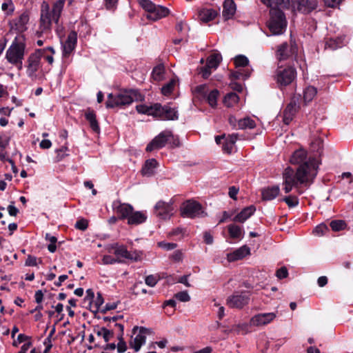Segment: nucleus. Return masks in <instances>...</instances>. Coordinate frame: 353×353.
Wrapping results in <instances>:
<instances>
[{"mask_svg":"<svg viewBox=\"0 0 353 353\" xmlns=\"http://www.w3.org/2000/svg\"><path fill=\"white\" fill-rule=\"evenodd\" d=\"M292 11L302 14H309L316 10L318 6L317 0H290V5Z\"/></svg>","mask_w":353,"mask_h":353,"instance_id":"nucleus-11","label":"nucleus"},{"mask_svg":"<svg viewBox=\"0 0 353 353\" xmlns=\"http://www.w3.org/2000/svg\"><path fill=\"white\" fill-rule=\"evenodd\" d=\"M168 142L172 148L179 147L180 141L178 136H174L171 132V136H168Z\"/></svg>","mask_w":353,"mask_h":353,"instance_id":"nucleus-55","label":"nucleus"},{"mask_svg":"<svg viewBox=\"0 0 353 353\" xmlns=\"http://www.w3.org/2000/svg\"><path fill=\"white\" fill-rule=\"evenodd\" d=\"M195 92L200 94L201 96L205 97L207 93L208 92V88L206 84H202L197 85L195 88Z\"/></svg>","mask_w":353,"mask_h":353,"instance_id":"nucleus-54","label":"nucleus"},{"mask_svg":"<svg viewBox=\"0 0 353 353\" xmlns=\"http://www.w3.org/2000/svg\"><path fill=\"white\" fill-rule=\"evenodd\" d=\"M158 163L155 159H150L145 161L141 173L143 176H151L154 174V169L157 167Z\"/></svg>","mask_w":353,"mask_h":353,"instance_id":"nucleus-25","label":"nucleus"},{"mask_svg":"<svg viewBox=\"0 0 353 353\" xmlns=\"http://www.w3.org/2000/svg\"><path fill=\"white\" fill-rule=\"evenodd\" d=\"M119 0H104L105 6L107 10H114L118 4Z\"/></svg>","mask_w":353,"mask_h":353,"instance_id":"nucleus-61","label":"nucleus"},{"mask_svg":"<svg viewBox=\"0 0 353 353\" xmlns=\"http://www.w3.org/2000/svg\"><path fill=\"white\" fill-rule=\"evenodd\" d=\"M218 15V12L214 9L204 8L199 11V17L204 23L212 21Z\"/></svg>","mask_w":353,"mask_h":353,"instance_id":"nucleus-27","label":"nucleus"},{"mask_svg":"<svg viewBox=\"0 0 353 353\" xmlns=\"http://www.w3.org/2000/svg\"><path fill=\"white\" fill-rule=\"evenodd\" d=\"M234 63L236 68H244L249 64V60L245 55L239 54L235 57Z\"/></svg>","mask_w":353,"mask_h":353,"instance_id":"nucleus-43","label":"nucleus"},{"mask_svg":"<svg viewBox=\"0 0 353 353\" xmlns=\"http://www.w3.org/2000/svg\"><path fill=\"white\" fill-rule=\"evenodd\" d=\"M317 94V89L312 85L305 88L303 92V101L305 105L311 102Z\"/></svg>","mask_w":353,"mask_h":353,"instance_id":"nucleus-32","label":"nucleus"},{"mask_svg":"<svg viewBox=\"0 0 353 353\" xmlns=\"http://www.w3.org/2000/svg\"><path fill=\"white\" fill-rule=\"evenodd\" d=\"M117 339L119 340V343L117 344V352L119 353L125 352L127 350V345L122 336V333L117 334Z\"/></svg>","mask_w":353,"mask_h":353,"instance_id":"nucleus-47","label":"nucleus"},{"mask_svg":"<svg viewBox=\"0 0 353 353\" xmlns=\"http://www.w3.org/2000/svg\"><path fill=\"white\" fill-rule=\"evenodd\" d=\"M109 328L97 326L94 328V332L98 336L103 337L105 343L109 342L114 336L115 331L112 329L111 324L108 325Z\"/></svg>","mask_w":353,"mask_h":353,"instance_id":"nucleus-21","label":"nucleus"},{"mask_svg":"<svg viewBox=\"0 0 353 353\" xmlns=\"http://www.w3.org/2000/svg\"><path fill=\"white\" fill-rule=\"evenodd\" d=\"M173 204L174 201L172 199H170L168 202L160 200L154 207V214L161 219H169L174 214Z\"/></svg>","mask_w":353,"mask_h":353,"instance_id":"nucleus-10","label":"nucleus"},{"mask_svg":"<svg viewBox=\"0 0 353 353\" xmlns=\"http://www.w3.org/2000/svg\"><path fill=\"white\" fill-rule=\"evenodd\" d=\"M88 227V222L86 219H81L78 220L75 223V228L78 230L84 231Z\"/></svg>","mask_w":353,"mask_h":353,"instance_id":"nucleus-56","label":"nucleus"},{"mask_svg":"<svg viewBox=\"0 0 353 353\" xmlns=\"http://www.w3.org/2000/svg\"><path fill=\"white\" fill-rule=\"evenodd\" d=\"M222 57L221 54L214 53L207 59L206 64L208 65V67H211L212 68L215 70L219 66Z\"/></svg>","mask_w":353,"mask_h":353,"instance_id":"nucleus-35","label":"nucleus"},{"mask_svg":"<svg viewBox=\"0 0 353 353\" xmlns=\"http://www.w3.org/2000/svg\"><path fill=\"white\" fill-rule=\"evenodd\" d=\"M279 7L274 6L270 8V19L267 22L270 31L274 35L283 34L288 25L285 14Z\"/></svg>","mask_w":353,"mask_h":353,"instance_id":"nucleus-4","label":"nucleus"},{"mask_svg":"<svg viewBox=\"0 0 353 353\" xmlns=\"http://www.w3.org/2000/svg\"><path fill=\"white\" fill-rule=\"evenodd\" d=\"M292 46H290L288 43L285 42L281 44L277 49L276 56L279 61L287 59L291 54L294 53Z\"/></svg>","mask_w":353,"mask_h":353,"instance_id":"nucleus-24","label":"nucleus"},{"mask_svg":"<svg viewBox=\"0 0 353 353\" xmlns=\"http://www.w3.org/2000/svg\"><path fill=\"white\" fill-rule=\"evenodd\" d=\"M138 329L139 330V334L134 339L133 343H130V345L135 352L139 351L141 347L145 344L146 340L145 334L149 332L148 329L144 327H139L138 326L133 327L132 332L135 334Z\"/></svg>","mask_w":353,"mask_h":353,"instance_id":"nucleus-16","label":"nucleus"},{"mask_svg":"<svg viewBox=\"0 0 353 353\" xmlns=\"http://www.w3.org/2000/svg\"><path fill=\"white\" fill-rule=\"evenodd\" d=\"M330 225L333 231L339 232L344 230L347 224L343 220H334L330 222Z\"/></svg>","mask_w":353,"mask_h":353,"instance_id":"nucleus-44","label":"nucleus"},{"mask_svg":"<svg viewBox=\"0 0 353 353\" xmlns=\"http://www.w3.org/2000/svg\"><path fill=\"white\" fill-rule=\"evenodd\" d=\"M136 110L139 113L152 116L163 121H174L177 120L179 118L178 111L176 108L172 107L169 104L164 105L159 103L151 105L140 104L136 106Z\"/></svg>","mask_w":353,"mask_h":353,"instance_id":"nucleus-3","label":"nucleus"},{"mask_svg":"<svg viewBox=\"0 0 353 353\" xmlns=\"http://www.w3.org/2000/svg\"><path fill=\"white\" fill-rule=\"evenodd\" d=\"M65 0H57L53 3L52 9L47 1H43L41 5L40 26L41 32L51 30L52 23H58Z\"/></svg>","mask_w":353,"mask_h":353,"instance_id":"nucleus-2","label":"nucleus"},{"mask_svg":"<svg viewBox=\"0 0 353 353\" xmlns=\"http://www.w3.org/2000/svg\"><path fill=\"white\" fill-rule=\"evenodd\" d=\"M37 259L36 256H32V255H28L26 260L25 265L26 266H29V267L37 266Z\"/></svg>","mask_w":353,"mask_h":353,"instance_id":"nucleus-60","label":"nucleus"},{"mask_svg":"<svg viewBox=\"0 0 353 353\" xmlns=\"http://www.w3.org/2000/svg\"><path fill=\"white\" fill-rule=\"evenodd\" d=\"M164 73L163 64H159L153 68L151 76L154 81H160L163 79Z\"/></svg>","mask_w":353,"mask_h":353,"instance_id":"nucleus-36","label":"nucleus"},{"mask_svg":"<svg viewBox=\"0 0 353 353\" xmlns=\"http://www.w3.org/2000/svg\"><path fill=\"white\" fill-rule=\"evenodd\" d=\"M283 182L285 183H300V181L296 178V171L294 172V170L290 167H288L285 169L283 174Z\"/></svg>","mask_w":353,"mask_h":353,"instance_id":"nucleus-30","label":"nucleus"},{"mask_svg":"<svg viewBox=\"0 0 353 353\" xmlns=\"http://www.w3.org/2000/svg\"><path fill=\"white\" fill-rule=\"evenodd\" d=\"M236 10V4L233 0H225L223 5V17L225 20L232 18Z\"/></svg>","mask_w":353,"mask_h":353,"instance_id":"nucleus-22","label":"nucleus"},{"mask_svg":"<svg viewBox=\"0 0 353 353\" xmlns=\"http://www.w3.org/2000/svg\"><path fill=\"white\" fill-rule=\"evenodd\" d=\"M45 50H36L31 53L26 61V74L32 79L37 77V72L41 67V58L44 56Z\"/></svg>","mask_w":353,"mask_h":353,"instance_id":"nucleus-8","label":"nucleus"},{"mask_svg":"<svg viewBox=\"0 0 353 353\" xmlns=\"http://www.w3.org/2000/svg\"><path fill=\"white\" fill-rule=\"evenodd\" d=\"M104 302V299L102 296V294L100 292L97 293V298L94 301L92 307H94V310H92L93 312H97L99 311V307L103 305Z\"/></svg>","mask_w":353,"mask_h":353,"instance_id":"nucleus-51","label":"nucleus"},{"mask_svg":"<svg viewBox=\"0 0 353 353\" xmlns=\"http://www.w3.org/2000/svg\"><path fill=\"white\" fill-rule=\"evenodd\" d=\"M158 245L160 248H162L165 250H174L177 246V245L174 243H166L164 241H161L158 243Z\"/></svg>","mask_w":353,"mask_h":353,"instance_id":"nucleus-58","label":"nucleus"},{"mask_svg":"<svg viewBox=\"0 0 353 353\" xmlns=\"http://www.w3.org/2000/svg\"><path fill=\"white\" fill-rule=\"evenodd\" d=\"M175 83V81L174 79H171L168 83L162 87L161 93L165 96L170 95L174 88Z\"/></svg>","mask_w":353,"mask_h":353,"instance_id":"nucleus-45","label":"nucleus"},{"mask_svg":"<svg viewBox=\"0 0 353 353\" xmlns=\"http://www.w3.org/2000/svg\"><path fill=\"white\" fill-rule=\"evenodd\" d=\"M280 192V188L278 185L268 187L262 190V198L265 201H271L274 199Z\"/></svg>","mask_w":353,"mask_h":353,"instance_id":"nucleus-26","label":"nucleus"},{"mask_svg":"<svg viewBox=\"0 0 353 353\" xmlns=\"http://www.w3.org/2000/svg\"><path fill=\"white\" fill-rule=\"evenodd\" d=\"M26 47L24 36L16 37L6 51V59L8 62L11 64L21 63L24 58Z\"/></svg>","mask_w":353,"mask_h":353,"instance_id":"nucleus-5","label":"nucleus"},{"mask_svg":"<svg viewBox=\"0 0 353 353\" xmlns=\"http://www.w3.org/2000/svg\"><path fill=\"white\" fill-rule=\"evenodd\" d=\"M239 100V97L237 94L234 92H230L225 96L223 99V103L225 106L230 108L237 103Z\"/></svg>","mask_w":353,"mask_h":353,"instance_id":"nucleus-38","label":"nucleus"},{"mask_svg":"<svg viewBox=\"0 0 353 353\" xmlns=\"http://www.w3.org/2000/svg\"><path fill=\"white\" fill-rule=\"evenodd\" d=\"M139 5L146 11L147 13L155 8V4L150 0H138Z\"/></svg>","mask_w":353,"mask_h":353,"instance_id":"nucleus-48","label":"nucleus"},{"mask_svg":"<svg viewBox=\"0 0 353 353\" xmlns=\"http://www.w3.org/2000/svg\"><path fill=\"white\" fill-rule=\"evenodd\" d=\"M301 95H294L291 99L290 102L287 105L283 110V121L285 124L289 125L292 121L295 114L299 108V101Z\"/></svg>","mask_w":353,"mask_h":353,"instance_id":"nucleus-13","label":"nucleus"},{"mask_svg":"<svg viewBox=\"0 0 353 353\" xmlns=\"http://www.w3.org/2000/svg\"><path fill=\"white\" fill-rule=\"evenodd\" d=\"M325 48H330V50H336L342 46V39L336 38V39H329L325 42Z\"/></svg>","mask_w":353,"mask_h":353,"instance_id":"nucleus-42","label":"nucleus"},{"mask_svg":"<svg viewBox=\"0 0 353 353\" xmlns=\"http://www.w3.org/2000/svg\"><path fill=\"white\" fill-rule=\"evenodd\" d=\"M230 236L232 239H241L242 237V229L235 224H230L228 226Z\"/></svg>","mask_w":353,"mask_h":353,"instance_id":"nucleus-37","label":"nucleus"},{"mask_svg":"<svg viewBox=\"0 0 353 353\" xmlns=\"http://www.w3.org/2000/svg\"><path fill=\"white\" fill-rule=\"evenodd\" d=\"M329 231V228L325 223H321L313 230V233L316 236H322Z\"/></svg>","mask_w":353,"mask_h":353,"instance_id":"nucleus-49","label":"nucleus"},{"mask_svg":"<svg viewBox=\"0 0 353 353\" xmlns=\"http://www.w3.org/2000/svg\"><path fill=\"white\" fill-rule=\"evenodd\" d=\"M128 250L127 249L123 247V246H121V247H119L117 248L115 251H114V254L117 255V256H121V257H123V258H125V256H128Z\"/></svg>","mask_w":353,"mask_h":353,"instance_id":"nucleus-59","label":"nucleus"},{"mask_svg":"<svg viewBox=\"0 0 353 353\" xmlns=\"http://www.w3.org/2000/svg\"><path fill=\"white\" fill-rule=\"evenodd\" d=\"M275 317L276 315L273 312L259 314L251 319V324L256 326L265 325L272 321Z\"/></svg>","mask_w":353,"mask_h":353,"instance_id":"nucleus-19","label":"nucleus"},{"mask_svg":"<svg viewBox=\"0 0 353 353\" xmlns=\"http://www.w3.org/2000/svg\"><path fill=\"white\" fill-rule=\"evenodd\" d=\"M296 77V70L292 66L278 67L274 77L278 87L282 88L291 84Z\"/></svg>","mask_w":353,"mask_h":353,"instance_id":"nucleus-7","label":"nucleus"},{"mask_svg":"<svg viewBox=\"0 0 353 353\" xmlns=\"http://www.w3.org/2000/svg\"><path fill=\"white\" fill-rule=\"evenodd\" d=\"M219 96V92L216 89H214L209 93H207L205 96L208 104L212 107L214 108L217 104V99Z\"/></svg>","mask_w":353,"mask_h":353,"instance_id":"nucleus-41","label":"nucleus"},{"mask_svg":"<svg viewBox=\"0 0 353 353\" xmlns=\"http://www.w3.org/2000/svg\"><path fill=\"white\" fill-rule=\"evenodd\" d=\"M112 210L118 214L119 219H128L133 211V207L128 203H121L119 200L114 201Z\"/></svg>","mask_w":353,"mask_h":353,"instance_id":"nucleus-15","label":"nucleus"},{"mask_svg":"<svg viewBox=\"0 0 353 353\" xmlns=\"http://www.w3.org/2000/svg\"><path fill=\"white\" fill-rule=\"evenodd\" d=\"M85 118L89 122L90 127L92 130L99 134L100 132V127L97 120V116L93 110L88 109L85 113Z\"/></svg>","mask_w":353,"mask_h":353,"instance_id":"nucleus-23","label":"nucleus"},{"mask_svg":"<svg viewBox=\"0 0 353 353\" xmlns=\"http://www.w3.org/2000/svg\"><path fill=\"white\" fill-rule=\"evenodd\" d=\"M181 216L191 219L204 216V212L202 210V205L199 203L189 200L184 203L181 208Z\"/></svg>","mask_w":353,"mask_h":353,"instance_id":"nucleus-12","label":"nucleus"},{"mask_svg":"<svg viewBox=\"0 0 353 353\" xmlns=\"http://www.w3.org/2000/svg\"><path fill=\"white\" fill-rule=\"evenodd\" d=\"M168 136H171V131L165 130L161 132L148 144L146 151L152 152L163 148L168 142Z\"/></svg>","mask_w":353,"mask_h":353,"instance_id":"nucleus-14","label":"nucleus"},{"mask_svg":"<svg viewBox=\"0 0 353 353\" xmlns=\"http://www.w3.org/2000/svg\"><path fill=\"white\" fill-rule=\"evenodd\" d=\"M13 204L14 202H11V203L8 206L7 210L10 216H16L19 213V210Z\"/></svg>","mask_w":353,"mask_h":353,"instance_id":"nucleus-63","label":"nucleus"},{"mask_svg":"<svg viewBox=\"0 0 353 353\" xmlns=\"http://www.w3.org/2000/svg\"><path fill=\"white\" fill-rule=\"evenodd\" d=\"M237 139L238 134H229L225 138V141L223 144V150L228 154H230L233 150L234 145Z\"/></svg>","mask_w":353,"mask_h":353,"instance_id":"nucleus-29","label":"nucleus"},{"mask_svg":"<svg viewBox=\"0 0 353 353\" xmlns=\"http://www.w3.org/2000/svg\"><path fill=\"white\" fill-rule=\"evenodd\" d=\"M264 5L270 8L274 6H281L282 8H288L290 0H260Z\"/></svg>","mask_w":353,"mask_h":353,"instance_id":"nucleus-33","label":"nucleus"},{"mask_svg":"<svg viewBox=\"0 0 353 353\" xmlns=\"http://www.w3.org/2000/svg\"><path fill=\"white\" fill-rule=\"evenodd\" d=\"M276 276L279 279H285L288 276V271L286 267L283 266L278 269L276 272Z\"/></svg>","mask_w":353,"mask_h":353,"instance_id":"nucleus-57","label":"nucleus"},{"mask_svg":"<svg viewBox=\"0 0 353 353\" xmlns=\"http://www.w3.org/2000/svg\"><path fill=\"white\" fill-rule=\"evenodd\" d=\"M46 239L50 241V244L48 245V250L50 252L54 253L57 250L56 243L57 241V237L51 236L47 233L46 234Z\"/></svg>","mask_w":353,"mask_h":353,"instance_id":"nucleus-46","label":"nucleus"},{"mask_svg":"<svg viewBox=\"0 0 353 353\" xmlns=\"http://www.w3.org/2000/svg\"><path fill=\"white\" fill-rule=\"evenodd\" d=\"M147 219V216L139 211L133 212L130 214L128 219V223L129 225H139L144 223Z\"/></svg>","mask_w":353,"mask_h":353,"instance_id":"nucleus-28","label":"nucleus"},{"mask_svg":"<svg viewBox=\"0 0 353 353\" xmlns=\"http://www.w3.org/2000/svg\"><path fill=\"white\" fill-rule=\"evenodd\" d=\"M255 126V121L250 117H245L238 121V127L239 129H253Z\"/></svg>","mask_w":353,"mask_h":353,"instance_id":"nucleus-39","label":"nucleus"},{"mask_svg":"<svg viewBox=\"0 0 353 353\" xmlns=\"http://www.w3.org/2000/svg\"><path fill=\"white\" fill-rule=\"evenodd\" d=\"M251 70L249 68H242L239 69L236 71H234L230 74V78L232 79H239L242 78L243 79H246L250 77Z\"/></svg>","mask_w":353,"mask_h":353,"instance_id":"nucleus-34","label":"nucleus"},{"mask_svg":"<svg viewBox=\"0 0 353 353\" xmlns=\"http://www.w3.org/2000/svg\"><path fill=\"white\" fill-rule=\"evenodd\" d=\"M255 211L256 208L253 205L244 208L232 219V221L234 222L244 223L254 213Z\"/></svg>","mask_w":353,"mask_h":353,"instance_id":"nucleus-20","label":"nucleus"},{"mask_svg":"<svg viewBox=\"0 0 353 353\" xmlns=\"http://www.w3.org/2000/svg\"><path fill=\"white\" fill-rule=\"evenodd\" d=\"M171 259L176 261H181L183 259V253L181 250H176L171 256Z\"/></svg>","mask_w":353,"mask_h":353,"instance_id":"nucleus-64","label":"nucleus"},{"mask_svg":"<svg viewBox=\"0 0 353 353\" xmlns=\"http://www.w3.org/2000/svg\"><path fill=\"white\" fill-rule=\"evenodd\" d=\"M29 21V17L27 14L23 13L17 19L15 23V28L18 32H23L26 30V24Z\"/></svg>","mask_w":353,"mask_h":353,"instance_id":"nucleus-31","label":"nucleus"},{"mask_svg":"<svg viewBox=\"0 0 353 353\" xmlns=\"http://www.w3.org/2000/svg\"><path fill=\"white\" fill-rule=\"evenodd\" d=\"M251 292L249 291H235L226 299V305L230 308L242 309L250 300Z\"/></svg>","mask_w":353,"mask_h":353,"instance_id":"nucleus-9","label":"nucleus"},{"mask_svg":"<svg viewBox=\"0 0 353 353\" xmlns=\"http://www.w3.org/2000/svg\"><path fill=\"white\" fill-rule=\"evenodd\" d=\"M250 250L247 245H243L236 250L232 254L233 260L241 259L245 256L250 254Z\"/></svg>","mask_w":353,"mask_h":353,"instance_id":"nucleus-40","label":"nucleus"},{"mask_svg":"<svg viewBox=\"0 0 353 353\" xmlns=\"http://www.w3.org/2000/svg\"><path fill=\"white\" fill-rule=\"evenodd\" d=\"M158 281L159 279L157 276L153 274L148 275L145 279V284L150 287H154L157 285Z\"/></svg>","mask_w":353,"mask_h":353,"instance_id":"nucleus-52","label":"nucleus"},{"mask_svg":"<svg viewBox=\"0 0 353 353\" xmlns=\"http://www.w3.org/2000/svg\"><path fill=\"white\" fill-rule=\"evenodd\" d=\"M77 42V34L71 31L64 43H62L63 56L68 57L74 50Z\"/></svg>","mask_w":353,"mask_h":353,"instance_id":"nucleus-17","label":"nucleus"},{"mask_svg":"<svg viewBox=\"0 0 353 353\" xmlns=\"http://www.w3.org/2000/svg\"><path fill=\"white\" fill-rule=\"evenodd\" d=\"M169 13L170 10L168 8L155 5V8L147 13L145 17L148 19L157 21L161 18L165 17Z\"/></svg>","mask_w":353,"mask_h":353,"instance_id":"nucleus-18","label":"nucleus"},{"mask_svg":"<svg viewBox=\"0 0 353 353\" xmlns=\"http://www.w3.org/2000/svg\"><path fill=\"white\" fill-rule=\"evenodd\" d=\"M290 163L299 165L296 169V178L300 183L305 186L310 185L318 173V160L314 157H308L305 150L299 149L292 154Z\"/></svg>","mask_w":353,"mask_h":353,"instance_id":"nucleus-1","label":"nucleus"},{"mask_svg":"<svg viewBox=\"0 0 353 353\" xmlns=\"http://www.w3.org/2000/svg\"><path fill=\"white\" fill-rule=\"evenodd\" d=\"M137 91L134 90H125L117 94L112 93L108 95L105 102L106 108H113L115 107H123L131 104L134 99H137Z\"/></svg>","mask_w":353,"mask_h":353,"instance_id":"nucleus-6","label":"nucleus"},{"mask_svg":"<svg viewBox=\"0 0 353 353\" xmlns=\"http://www.w3.org/2000/svg\"><path fill=\"white\" fill-rule=\"evenodd\" d=\"M175 298L182 302H187L190 300V296L186 291H182L175 294Z\"/></svg>","mask_w":353,"mask_h":353,"instance_id":"nucleus-53","label":"nucleus"},{"mask_svg":"<svg viewBox=\"0 0 353 353\" xmlns=\"http://www.w3.org/2000/svg\"><path fill=\"white\" fill-rule=\"evenodd\" d=\"M211 67H208L206 64L205 66L201 68L200 73L201 74L203 78L208 79L211 74Z\"/></svg>","mask_w":353,"mask_h":353,"instance_id":"nucleus-62","label":"nucleus"},{"mask_svg":"<svg viewBox=\"0 0 353 353\" xmlns=\"http://www.w3.org/2000/svg\"><path fill=\"white\" fill-rule=\"evenodd\" d=\"M282 201H283L289 208H294L299 204V200L296 196H285L282 199Z\"/></svg>","mask_w":353,"mask_h":353,"instance_id":"nucleus-50","label":"nucleus"}]
</instances>
